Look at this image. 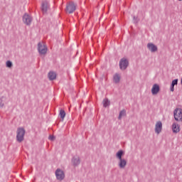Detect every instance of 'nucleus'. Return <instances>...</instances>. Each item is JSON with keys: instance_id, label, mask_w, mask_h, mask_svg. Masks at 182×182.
Wrapping results in <instances>:
<instances>
[{"instance_id": "a211bd4d", "label": "nucleus", "mask_w": 182, "mask_h": 182, "mask_svg": "<svg viewBox=\"0 0 182 182\" xmlns=\"http://www.w3.org/2000/svg\"><path fill=\"white\" fill-rule=\"evenodd\" d=\"M60 117H61L62 120L65 119V117H66V112H65V110L61 109L60 111Z\"/></svg>"}, {"instance_id": "412c9836", "label": "nucleus", "mask_w": 182, "mask_h": 182, "mask_svg": "<svg viewBox=\"0 0 182 182\" xmlns=\"http://www.w3.org/2000/svg\"><path fill=\"white\" fill-rule=\"evenodd\" d=\"M6 65L7 68H12V62L11 61H7Z\"/></svg>"}, {"instance_id": "1a4fd4ad", "label": "nucleus", "mask_w": 182, "mask_h": 182, "mask_svg": "<svg viewBox=\"0 0 182 182\" xmlns=\"http://www.w3.org/2000/svg\"><path fill=\"white\" fill-rule=\"evenodd\" d=\"M55 176L58 180H63L65 178V173L60 169H57L55 171Z\"/></svg>"}, {"instance_id": "aec40b11", "label": "nucleus", "mask_w": 182, "mask_h": 182, "mask_svg": "<svg viewBox=\"0 0 182 182\" xmlns=\"http://www.w3.org/2000/svg\"><path fill=\"white\" fill-rule=\"evenodd\" d=\"M123 116H126V111L122 110L119 112V119H122Z\"/></svg>"}, {"instance_id": "7ed1b4c3", "label": "nucleus", "mask_w": 182, "mask_h": 182, "mask_svg": "<svg viewBox=\"0 0 182 182\" xmlns=\"http://www.w3.org/2000/svg\"><path fill=\"white\" fill-rule=\"evenodd\" d=\"M76 11V4L73 1H70L67 4L66 12L68 14H73Z\"/></svg>"}, {"instance_id": "9d476101", "label": "nucleus", "mask_w": 182, "mask_h": 182, "mask_svg": "<svg viewBox=\"0 0 182 182\" xmlns=\"http://www.w3.org/2000/svg\"><path fill=\"white\" fill-rule=\"evenodd\" d=\"M152 95L155 96L160 92V86L158 84H154L152 86L151 90Z\"/></svg>"}, {"instance_id": "0eeeda50", "label": "nucleus", "mask_w": 182, "mask_h": 182, "mask_svg": "<svg viewBox=\"0 0 182 182\" xmlns=\"http://www.w3.org/2000/svg\"><path fill=\"white\" fill-rule=\"evenodd\" d=\"M38 52L40 55H46V52H48V48L45 44H42L41 43H38Z\"/></svg>"}, {"instance_id": "f3484780", "label": "nucleus", "mask_w": 182, "mask_h": 182, "mask_svg": "<svg viewBox=\"0 0 182 182\" xmlns=\"http://www.w3.org/2000/svg\"><path fill=\"white\" fill-rule=\"evenodd\" d=\"M120 75L117 73H116L114 75V77H113V80L114 82V83H119V82H120Z\"/></svg>"}, {"instance_id": "4be33fe9", "label": "nucleus", "mask_w": 182, "mask_h": 182, "mask_svg": "<svg viewBox=\"0 0 182 182\" xmlns=\"http://www.w3.org/2000/svg\"><path fill=\"white\" fill-rule=\"evenodd\" d=\"M49 139L51 140L52 141H53V140H55V136H49Z\"/></svg>"}, {"instance_id": "dca6fc26", "label": "nucleus", "mask_w": 182, "mask_h": 182, "mask_svg": "<svg viewBox=\"0 0 182 182\" xmlns=\"http://www.w3.org/2000/svg\"><path fill=\"white\" fill-rule=\"evenodd\" d=\"M48 78L50 80H55V79H56V73L54 72H50L48 73Z\"/></svg>"}, {"instance_id": "b1692460", "label": "nucleus", "mask_w": 182, "mask_h": 182, "mask_svg": "<svg viewBox=\"0 0 182 182\" xmlns=\"http://www.w3.org/2000/svg\"><path fill=\"white\" fill-rule=\"evenodd\" d=\"M178 1H181V0H178Z\"/></svg>"}, {"instance_id": "f03ea898", "label": "nucleus", "mask_w": 182, "mask_h": 182, "mask_svg": "<svg viewBox=\"0 0 182 182\" xmlns=\"http://www.w3.org/2000/svg\"><path fill=\"white\" fill-rule=\"evenodd\" d=\"M16 133L17 141H19V143H21V141H23V137L25 136V129H23V128H18L17 129Z\"/></svg>"}, {"instance_id": "9b49d317", "label": "nucleus", "mask_w": 182, "mask_h": 182, "mask_svg": "<svg viewBox=\"0 0 182 182\" xmlns=\"http://www.w3.org/2000/svg\"><path fill=\"white\" fill-rule=\"evenodd\" d=\"M146 46L149 50H150V52H152V53L157 52V50H158L157 46L153 44V43H149Z\"/></svg>"}, {"instance_id": "6ab92c4d", "label": "nucleus", "mask_w": 182, "mask_h": 182, "mask_svg": "<svg viewBox=\"0 0 182 182\" xmlns=\"http://www.w3.org/2000/svg\"><path fill=\"white\" fill-rule=\"evenodd\" d=\"M109 105H110V101H109V100H107V99H105L103 100V106H104V107H107V106H109Z\"/></svg>"}, {"instance_id": "423d86ee", "label": "nucleus", "mask_w": 182, "mask_h": 182, "mask_svg": "<svg viewBox=\"0 0 182 182\" xmlns=\"http://www.w3.org/2000/svg\"><path fill=\"white\" fill-rule=\"evenodd\" d=\"M162 130H163V123H161V121L156 122L155 124V133L156 134H160Z\"/></svg>"}, {"instance_id": "f257e3e1", "label": "nucleus", "mask_w": 182, "mask_h": 182, "mask_svg": "<svg viewBox=\"0 0 182 182\" xmlns=\"http://www.w3.org/2000/svg\"><path fill=\"white\" fill-rule=\"evenodd\" d=\"M123 156H124V151L123 150H119L116 154V157L119 159L118 167L119 168H126L127 166V161L122 158Z\"/></svg>"}, {"instance_id": "5701e85b", "label": "nucleus", "mask_w": 182, "mask_h": 182, "mask_svg": "<svg viewBox=\"0 0 182 182\" xmlns=\"http://www.w3.org/2000/svg\"><path fill=\"white\" fill-rule=\"evenodd\" d=\"M181 83H182V78H181Z\"/></svg>"}, {"instance_id": "39448f33", "label": "nucleus", "mask_w": 182, "mask_h": 182, "mask_svg": "<svg viewBox=\"0 0 182 182\" xmlns=\"http://www.w3.org/2000/svg\"><path fill=\"white\" fill-rule=\"evenodd\" d=\"M127 66H129V60L126 58H122L119 61V68L121 70H124L127 68Z\"/></svg>"}, {"instance_id": "6e6552de", "label": "nucleus", "mask_w": 182, "mask_h": 182, "mask_svg": "<svg viewBox=\"0 0 182 182\" xmlns=\"http://www.w3.org/2000/svg\"><path fill=\"white\" fill-rule=\"evenodd\" d=\"M23 22L26 25H31V23H32V17H31V16H29V14H25L23 16Z\"/></svg>"}, {"instance_id": "4468645a", "label": "nucleus", "mask_w": 182, "mask_h": 182, "mask_svg": "<svg viewBox=\"0 0 182 182\" xmlns=\"http://www.w3.org/2000/svg\"><path fill=\"white\" fill-rule=\"evenodd\" d=\"M72 163L74 166H77L80 164V159H79V156H74L72 159Z\"/></svg>"}, {"instance_id": "f8f14e48", "label": "nucleus", "mask_w": 182, "mask_h": 182, "mask_svg": "<svg viewBox=\"0 0 182 182\" xmlns=\"http://www.w3.org/2000/svg\"><path fill=\"white\" fill-rule=\"evenodd\" d=\"M41 9L43 11V14H46L48 12V9H49V4L48 1H43L41 4Z\"/></svg>"}, {"instance_id": "20e7f679", "label": "nucleus", "mask_w": 182, "mask_h": 182, "mask_svg": "<svg viewBox=\"0 0 182 182\" xmlns=\"http://www.w3.org/2000/svg\"><path fill=\"white\" fill-rule=\"evenodd\" d=\"M174 119L176 122H181L182 120V109H176L174 111Z\"/></svg>"}, {"instance_id": "2eb2a0df", "label": "nucleus", "mask_w": 182, "mask_h": 182, "mask_svg": "<svg viewBox=\"0 0 182 182\" xmlns=\"http://www.w3.org/2000/svg\"><path fill=\"white\" fill-rule=\"evenodd\" d=\"M172 130H173V133H178V132H180V126H178L176 123L173 124Z\"/></svg>"}, {"instance_id": "ddd939ff", "label": "nucleus", "mask_w": 182, "mask_h": 182, "mask_svg": "<svg viewBox=\"0 0 182 182\" xmlns=\"http://www.w3.org/2000/svg\"><path fill=\"white\" fill-rule=\"evenodd\" d=\"M178 83V79H175L172 81L171 87H170L171 92H174V86H177Z\"/></svg>"}]
</instances>
